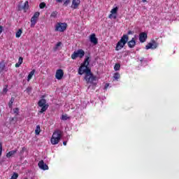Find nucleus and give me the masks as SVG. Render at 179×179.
<instances>
[{
	"instance_id": "f257e3e1",
	"label": "nucleus",
	"mask_w": 179,
	"mask_h": 179,
	"mask_svg": "<svg viewBox=\"0 0 179 179\" xmlns=\"http://www.w3.org/2000/svg\"><path fill=\"white\" fill-rule=\"evenodd\" d=\"M88 66L89 57H87L78 69V75H83V73H85V79L87 83H93L94 80H96L97 78L93 76V73H92V70H90V68Z\"/></svg>"
},
{
	"instance_id": "f03ea898",
	"label": "nucleus",
	"mask_w": 179,
	"mask_h": 179,
	"mask_svg": "<svg viewBox=\"0 0 179 179\" xmlns=\"http://www.w3.org/2000/svg\"><path fill=\"white\" fill-rule=\"evenodd\" d=\"M61 138H62V131L61 130L55 131L50 139L52 145H58L61 141Z\"/></svg>"
},
{
	"instance_id": "7ed1b4c3",
	"label": "nucleus",
	"mask_w": 179,
	"mask_h": 179,
	"mask_svg": "<svg viewBox=\"0 0 179 179\" xmlns=\"http://www.w3.org/2000/svg\"><path fill=\"white\" fill-rule=\"evenodd\" d=\"M128 40H129V36H128L127 34H124L121 39L117 42L115 47V50L120 51V50H122V48L125 47V44L128 43Z\"/></svg>"
},
{
	"instance_id": "20e7f679",
	"label": "nucleus",
	"mask_w": 179,
	"mask_h": 179,
	"mask_svg": "<svg viewBox=\"0 0 179 179\" xmlns=\"http://www.w3.org/2000/svg\"><path fill=\"white\" fill-rule=\"evenodd\" d=\"M68 27V24L65 22H57L55 26V31H60L61 33L65 31Z\"/></svg>"
},
{
	"instance_id": "39448f33",
	"label": "nucleus",
	"mask_w": 179,
	"mask_h": 179,
	"mask_svg": "<svg viewBox=\"0 0 179 179\" xmlns=\"http://www.w3.org/2000/svg\"><path fill=\"white\" fill-rule=\"evenodd\" d=\"M46 103L47 101L45 99H42L38 102V106H39V107H41V109L39 111V113H41V114L48 110V104H46Z\"/></svg>"
},
{
	"instance_id": "423d86ee",
	"label": "nucleus",
	"mask_w": 179,
	"mask_h": 179,
	"mask_svg": "<svg viewBox=\"0 0 179 179\" xmlns=\"http://www.w3.org/2000/svg\"><path fill=\"white\" fill-rule=\"evenodd\" d=\"M85 57V50L79 49L78 51H74L71 55V59H76V58H83Z\"/></svg>"
},
{
	"instance_id": "0eeeda50",
	"label": "nucleus",
	"mask_w": 179,
	"mask_h": 179,
	"mask_svg": "<svg viewBox=\"0 0 179 179\" xmlns=\"http://www.w3.org/2000/svg\"><path fill=\"white\" fill-rule=\"evenodd\" d=\"M157 47H159V43L155 39H152L151 43L145 45V50H156Z\"/></svg>"
},
{
	"instance_id": "6e6552de",
	"label": "nucleus",
	"mask_w": 179,
	"mask_h": 179,
	"mask_svg": "<svg viewBox=\"0 0 179 179\" xmlns=\"http://www.w3.org/2000/svg\"><path fill=\"white\" fill-rule=\"evenodd\" d=\"M38 16H40L39 12H36L34 15L31 18V27H34L36 24L37 23V20L38 19Z\"/></svg>"
},
{
	"instance_id": "1a4fd4ad",
	"label": "nucleus",
	"mask_w": 179,
	"mask_h": 179,
	"mask_svg": "<svg viewBox=\"0 0 179 179\" xmlns=\"http://www.w3.org/2000/svg\"><path fill=\"white\" fill-rule=\"evenodd\" d=\"M138 39L140 43H145L148 40V34L146 32L140 33Z\"/></svg>"
},
{
	"instance_id": "9d476101",
	"label": "nucleus",
	"mask_w": 179,
	"mask_h": 179,
	"mask_svg": "<svg viewBox=\"0 0 179 179\" xmlns=\"http://www.w3.org/2000/svg\"><path fill=\"white\" fill-rule=\"evenodd\" d=\"M55 78L58 80H61L62 78H64V70L63 69H57L55 74Z\"/></svg>"
},
{
	"instance_id": "9b49d317",
	"label": "nucleus",
	"mask_w": 179,
	"mask_h": 179,
	"mask_svg": "<svg viewBox=\"0 0 179 179\" xmlns=\"http://www.w3.org/2000/svg\"><path fill=\"white\" fill-rule=\"evenodd\" d=\"M38 166L39 167V169H41V170H48V165H47L45 163H44L43 160H41L38 164Z\"/></svg>"
},
{
	"instance_id": "f8f14e48",
	"label": "nucleus",
	"mask_w": 179,
	"mask_h": 179,
	"mask_svg": "<svg viewBox=\"0 0 179 179\" xmlns=\"http://www.w3.org/2000/svg\"><path fill=\"white\" fill-rule=\"evenodd\" d=\"M127 43L129 48H135V45H136V41H135V38H132L131 41H127Z\"/></svg>"
},
{
	"instance_id": "ddd939ff",
	"label": "nucleus",
	"mask_w": 179,
	"mask_h": 179,
	"mask_svg": "<svg viewBox=\"0 0 179 179\" xmlns=\"http://www.w3.org/2000/svg\"><path fill=\"white\" fill-rule=\"evenodd\" d=\"M90 41L92 44H97L99 43V41L97 38L96 37V34H92L90 36Z\"/></svg>"
},
{
	"instance_id": "4468645a",
	"label": "nucleus",
	"mask_w": 179,
	"mask_h": 179,
	"mask_svg": "<svg viewBox=\"0 0 179 179\" xmlns=\"http://www.w3.org/2000/svg\"><path fill=\"white\" fill-rule=\"evenodd\" d=\"M27 9H29V1H25L23 6H18V10H24L27 12Z\"/></svg>"
},
{
	"instance_id": "2eb2a0df",
	"label": "nucleus",
	"mask_w": 179,
	"mask_h": 179,
	"mask_svg": "<svg viewBox=\"0 0 179 179\" xmlns=\"http://www.w3.org/2000/svg\"><path fill=\"white\" fill-rule=\"evenodd\" d=\"M79 5H80V0H73L71 8L73 9H78Z\"/></svg>"
},
{
	"instance_id": "dca6fc26",
	"label": "nucleus",
	"mask_w": 179,
	"mask_h": 179,
	"mask_svg": "<svg viewBox=\"0 0 179 179\" xmlns=\"http://www.w3.org/2000/svg\"><path fill=\"white\" fill-rule=\"evenodd\" d=\"M16 153H17V149H15L14 150H11L10 152H8L7 154H6V157H8V159L12 157L13 156H15V155H16Z\"/></svg>"
},
{
	"instance_id": "f3484780",
	"label": "nucleus",
	"mask_w": 179,
	"mask_h": 179,
	"mask_svg": "<svg viewBox=\"0 0 179 179\" xmlns=\"http://www.w3.org/2000/svg\"><path fill=\"white\" fill-rule=\"evenodd\" d=\"M22 33H23V28H20V29H18V30L17 31V32L15 33V37H16V38H20V36H22Z\"/></svg>"
},
{
	"instance_id": "a211bd4d",
	"label": "nucleus",
	"mask_w": 179,
	"mask_h": 179,
	"mask_svg": "<svg viewBox=\"0 0 179 179\" xmlns=\"http://www.w3.org/2000/svg\"><path fill=\"white\" fill-rule=\"evenodd\" d=\"M35 72L36 70H32L31 71H30L27 77L28 82L31 79V78H33V75H34Z\"/></svg>"
},
{
	"instance_id": "6ab92c4d",
	"label": "nucleus",
	"mask_w": 179,
	"mask_h": 179,
	"mask_svg": "<svg viewBox=\"0 0 179 179\" xmlns=\"http://www.w3.org/2000/svg\"><path fill=\"white\" fill-rule=\"evenodd\" d=\"M41 132V129L40 128V125H37L36 129H35L36 135H40Z\"/></svg>"
},
{
	"instance_id": "aec40b11",
	"label": "nucleus",
	"mask_w": 179,
	"mask_h": 179,
	"mask_svg": "<svg viewBox=\"0 0 179 179\" xmlns=\"http://www.w3.org/2000/svg\"><path fill=\"white\" fill-rule=\"evenodd\" d=\"M5 69V64L0 62V73Z\"/></svg>"
},
{
	"instance_id": "412c9836",
	"label": "nucleus",
	"mask_w": 179,
	"mask_h": 179,
	"mask_svg": "<svg viewBox=\"0 0 179 179\" xmlns=\"http://www.w3.org/2000/svg\"><path fill=\"white\" fill-rule=\"evenodd\" d=\"M117 11H118V8L115 7L110 10V13H112V15H114L117 13Z\"/></svg>"
},
{
	"instance_id": "4be33fe9",
	"label": "nucleus",
	"mask_w": 179,
	"mask_h": 179,
	"mask_svg": "<svg viewBox=\"0 0 179 179\" xmlns=\"http://www.w3.org/2000/svg\"><path fill=\"white\" fill-rule=\"evenodd\" d=\"M113 78L115 80H118V79L120 78V76L118 73H115Z\"/></svg>"
},
{
	"instance_id": "5701e85b",
	"label": "nucleus",
	"mask_w": 179,
	"mask_h": 179,
	"mask_svg": "<svg viewBox=\"0 0 179 179\" xmlns=\"http://www.w3.org/2000/svg\"><path fill=\"white\" fill-rule=\"evenodd\" d=\"M62 120L63 121H66V120H69V117H68V115H62Z\"/></svg>"
},
{
	"instance_id": "b1692460",
	"label": "nucleus",
	"mask_w": 179,
	"mask_h": 179,
	"mask_svg": "<svg viewBox=\"0 0 179 179\" xmlns=\"http://www.w3.org/2000/svg\"><path fill=\"white\" fill-rule=\"evenodd\" d=\"M120 68H121V65H120V64H116L114 66L115 71H120Z\"/></svg>"
},
{
	"instance_id": "393cba45",
	"label": "nucleus",
	"mask_w": 179,
	"mask_h": 179,
	"mask_svg": "<svg viewBox=\"0 0 179 179\" xmlns=\"http://www.w3.org/2000/svg\"><path fill=\"white\" fill-rule=\"evenodd\" d=\"M58 14V13H57V11H53L51 15H50V17H53L55 18L57 17V15Z\"/></svg>"
},
{
	"instance_id": "a878e982",
	"label": "nucleus",
	"mask_w": 179,
	"mask_h": 179,
	"mask_svg": "<svg viewBox=\"0 0 179 179\" xmlns=\"http://www.w3.org/2000/svg\"><path fill=\"white\" fill-rule=\"evenodd\" d=\"M46 4L44 2H42L39 4V8L40 9H44L45 8Z\"/></svg>"
},
{
	"instance_id": "bb28decb",
	"label": "nucleus",
	"mask_w": 179,
	"mask_h": 179,
	"mask_svg": "<svg viewBox=\"0 0 179 179\" xmlns=\"http://www.w3.org/2000/svg\"><path fill=\"white\" fill-rule=\"evenodd\" d=\"M63 1H64V6H68V5H69V3H71V0H63Z\"/></svg>"
},
{
	"instance_id": "cd10ccee",
	"label": "nucleus",
	"mask_w": 179,
	"mask_h": 179,
	"mask_svg": "<svg viewBox=\"0 0 179 179\" xmlns=\"http://www.w3.org/2000/svg\"><path fill=\"white\" fill-rule=\"evenodd\" d=\"M17 177H19V174L14 173L10 179H17Z\"/></svg>"
},
{
	"instance_id": "c85d7f7f",
	"label": "nucleus",
	"mask_w": 179,
	"mask_h": 179,
	"mask_svg": "<svg viewBox=\"0 0 179 179\" xmlns=\"http://www.w3.org/2000/svg\"><path fill=\"white\" fill-rule=\"evenodd\" d=\"M26 93H27L28 94H30L31 92V87H28L26 90H25Z\"/></svg>"
},
{
	"instance_id": "c756f323",
	"label": "nucleus",
	"mask_w": 179,
	"mask_h": 179,
	"mask_svg": "<svg viewBox=\"0 0 179 179\" xmlns=\"http://www.w3.org/2000/svg\"><path fill=\"white\" fill-rule=\"evenodd\" d=\"M62 45V42H58L55 45V50H58V47H61Z\"/></svg>"
},
{
	"instance_id": "7c9ffc66",
	"label": "nucleus",
	"mask_w": 179,
	"mask_h": 179,
	"mask_svg": "<svg viewBox=\"0 0 179 179\" xmlns=\"http://www.w3.org/2000/svg\"><path fill=\"white\" fill-rule=\"evenodd\" d=\"M13 111H14V114H16V115H19V108H14Z\"/></svg>"
},
{
	"instance_id": "2f4dec72",
	"label": "nucleus",
	"mask_w": 179,
	"mask_h": 179,
	"mask_svg": "<svg viewBox=\"0 0 179 179\" xmlns=\"http://www.w3.org/2000/svg\"><path fill=\"white\" fill-rule=\"evenodd\" d=\"M24 152H26V148L23 147V148H22V150L20 151V155H23V153H24Z\"/></svg>"
},
{
	"instance_id": "473e14b6",
	"label": "nucleus",
	"mask_w": 179,
	"mask_h": 179,
	"mask_svg": "<svg viewBox=\"0 0 179 179\" xmlns=\"http://www.w3.org/2000/svg\"><path fill=\"white\" fill-rule=\"evenodd\" d=\"M3 93H8V85H6L5 87L3 89Z\"/></svg>"
},
{
	"instance_id": "72a5a7b5",
	"label": "nucleus",
	"mask_w": 179,
	"mask_h": 179,
	"mask_svg": "<svg viewBox=\"0 0 179 179\" xmlns=\"http://www.w3.org/2000/svg\"><path fill=\"white\" fill-rule=\"evenodd\" d=\"M18 63L23 64V57H20L18 59Z\"/></svg>"
},
{
	"instance_id": "f704fd0d",
	"label": "nucleus",
	"mask_w": 179,
	"mask_h": 179,
	"mask_svg": "<svg viewBox=\"0 0 179 179\" xmlns=\"http://www.w3.org/2000/svg\"><path fill=\"white\" fill-rule=\"evenodd\" d=\"M13 106V102L10 101L8 102V107H9V108H12Z\"/></svg>"
},
{
	"instance_id": "c9c22d12",
	"label": "nucleus",
	"mask_w": 179,
	"mask_h": 179,
	"mask_svg": "<svg viewBox=\"0 0 179 179\" xmlns=\"http://www.w3.org/2000/svg\"><path fill=\"white\" fill-rule=\"evenodd\" d=\"M2 156V143L0 142V157Z\"/></svg>"
},
{
	"instance_id": "e433bc0d",
	"label": "nucleus",
	"mask_w": 179,
	"mask_h": 179,
	"mask_svg": "<svg viewBox=\"0 0 179 179\" xmlns=\"http://www.w3.org/2000/svg\"><path fill=\"white\" fill-rule=\"evenodd\" d=\"M108 86H110V84H109V83H106V84H105L104 89H105V90L108 89Z\"/></svg>"
},
{
	"instance_id": "4c0bfd02",
	"label": "nucleus",
	"mask_w": 179,
	"mask_h": 179,
	"mask_svg": "<svg viewBox=\"0 0 179 179\" xmlns=\"http://www.w3.org/2000/svg\"><path fill=\"white\" fill-rule=\"evenodd\" d=\"M2 31H3V27L0 25V34H1Z\"/></svg>"
},
{
	"instance_id": "58836bf2",
	"label": "nucleus",
	"mask_w": 179,
	"mask_h": 179,
	"mask_svg": "<svg viewBox=\"0 0 179 179\" xmlns=\"http://www.w3.org/2000/svg\"><path fill=\"white\" fill-rule=\"evenodd\" d=\"M20 65H22V64H20L19 62H18V63H16V64H15V68H19V66H20Z\"/></svg>"
},
{
	"instance_id": "ea45409f",
	"label": "nucleus",
	"mask_w": 179,
	"mask_h": 179,
	"mask_svg": "<svg viewBox=\"0 0 179 179\" xmlns=\"http://www.w3.org/2000/svg\"><path fill=\"white\" fill-rule=\"evenodd\" d=\"M127 34L129 36L130 34H134V31H129L128 32H127Z\"/></svg>"
},
{
	"instance_id": "a19ab883",
	"label": "nucleus",
	"mask_w": 179,
	"mask_h": 179,
	"mask_svg": "<svg viewBox=\"0 0 179 179\" xmlns=\"http://www.w3.org/2000/svg\"><path fill=\"white\" fill-rule=\"evenodd\" d=\"M10 101L13 103L15 101V98L13 96H12Z\"/></svg>"
},
{
	"instance_id": "79ce46f5",
	"label": "nucleus",
	"mask_w": 179,
	"mask_h": 179,
	"mask_svg": "<svg viewBox=\"0 0 179 179\" xmlns=\"http://www.w3.org/2000/svg\"><path fill=\"white\" fill-rule=\"evenodd\" d=\"M62 1L64 0H56V2H57V3H62Z\"/></svg>"
},
{
	"instance_id": "37998d69",
	"label": "nucleus",
	"mask_w": 179,
	"mask_h": 179,
	"mask_svg": "<svg viewBox=\"0 0 179 179\" xmlns=\"http://www.w3.org/2000/svg\"><path fill=\"white\" fill-rule=\"evenodd\" d=\"M143 59H145V58L142 57V58L140 59V62H143Z\"/></svg>"
},
{
	"instance_id": "c03bdc74",
	"label": "nucleus",
	"mask_w": 179,
	"mask_h": 179,
	"mask_svg": "<svg viewBox=\"0 0 179 179\" xmlns=\"http://www.w3.org/2000/svg\"><path fill=\"white\" fill-rule=\"evenodd\" d=\"M111 17H113V13L109 15V18L111 19Z\"/></svg>"
},
{
	"instance_id": "a18cd8bd",
	"label": "nucleus",
	"mask_w": 179,
	"mask_h": 179,
	"mask_svg": "<svg viewBox=\"0 0 179 179\" xmlns=\"http://www.w3.org/2000/svg\"><path fill=\"white\" fill-rule=\"evenodd\" d=\"M63 145H64V146H66V141H64V142H63Z\"/></svg>"
},
{
	"instance_id": "49530a36",
	"label": "nucleus",
	"mask_w": 179,
	"mask_h": 179,
	"mask_svg": "<svg viewBox=\"0 0 179 179\" xmlns=\"http://www.w3.org/2000/svg\"><path fill=\"white\" fill-rule=\"evenodd\" d=\"M15 120H17V119L15 118V117H13L12 120H11V121H14Z\"/></svg>"
},
{
	"instance_id": "de8ad7c7",
	"label": "nucleus",
	"mask_w": 179,
	"mask_h": 179,
	"mask_svg": "<svg viewBox=\"0 0 179 179\" xmlns=\"http://www.w3.org/2000/svg\"><path fill=\"white\" fill-rule=\"evenodd\" d=\"M113 19H117V16L115 15V16L113 17Z\"/></svg>"
},
{
	"instance_id": "09e8293b",
	"label": "nucleus",
	"mask_w": 179,
	"mask_h": 179,
	"mask_svg": "<svg viewBox=\"0 0 179 179\" xmlns=\"http://www.w3.org/2000/svg\"><path fill=\"white\" fill-rule=\"evenodd\" d=\"M148 0H143V2H146Z\"/></svg>"
},
{
	"instance_id": "8fccbe9b",
	"label": "nucleus",
	"mask_w": 179,
	"mask_h": 179,
	"mask_svg": "<svg viewBox=\"0 0 179 179\" xmlns=\"http://www.w3.org/2000/svg\"><path fill=\"white\" fill-rule=\"evenodd\" d=\"M0 113H1V110H0Z\"/></svg>"
}]
</instances>
